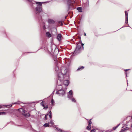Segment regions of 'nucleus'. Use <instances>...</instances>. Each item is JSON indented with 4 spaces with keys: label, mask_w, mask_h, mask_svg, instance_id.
Wrapping results in <instances>:
<instances>
[{
    "label": "nucleus",
    "mask_w": 132,
    "mask_h": 132,
    "mask_svg": "<svg viewBox=\"0 0 132 132\" xmlns=\"http://www.w3.org/2000/svg\"><path fill=\"white\" fill-rule=\"evenodd\" d=\"M67 72V69H62L61 72L59 73L57 75L58 79L57 84L58 86H61L63 84V80L64 78L65 79H68L69 76L68 75L66 74Z\"/></svg>",
    "instance_id": "1"
},
{
    "label": "nucleus",
    "mask_w": 132,
    "mask_h": 132,
    "mask_svg": "<svg viewBox=\"0 0 132 132\" xmlns=\"http://www.w3.org/2000/svg\"><path fill=\"white\" fill-rule=\"evenodd\" d=\"M35 3L37 4V6L35 8L36 11L38 14L42 12H43L42 3L40 2H35Z\"/></svg>",
    "instance_id": "2"
},
{
    "label": "nucleus",
    "mask_w": 132,
    "mask_h": 132,
    "mask_svg": "<svg viewBox=\"0 0 132 132\" xmlns=\"http://www.w3.org/2000/svg\"><path fill=\"white\" fill-rule=\"evenodd\" d=\"M84 45V44L80 42L77 45L76 49L74 52V54H77L79 53L81 50L82 46Z\"/></svg>",
    "instance_id": "3"
},
{
    "label": "nucleus",
    "mask_w": 132,
    "mask_h": 132,
    "mask_svg": "<svg viewBox=\"0 0 132 132\" xmlns=\"http://www.w3.org/2000/svg\"><path fill=\"white\" fill-rule=\"evenodd\" d=\"M56 90H57L56 93V94H58L60 96H63L65 93V91L64 89H63V86H62V89H60L58 90L57 86L56 87Z\"/></svg>",
    "instance_id": "4"
},
{
    "label": "nucleus",
    "mask_w": 132,
    "mask_h": 132,
    "mask_svg": "<svg viewBox=\"0 0 132 132\" xmlns=\"http://www.w3.org/2000/svg\"><path fill=\"white\" fill-rule=\"evenodd\" d=\"M26 1L29 4L30 6L32 9H34L35 6L34 5L35 4V2L34 1L31 0H26Z\"/></svg>",
    "instance_id": "5"
},
{
    "label": "nucleus",
    "mask_w": 132,
    "mask_h": 132,
    "mask_svg": "<svg viewBox=\"0 0 132 132\" xmlns=\"http://www.w3.org/2000/svg\"><path fill=\"white\" fill-rule=\"evenodd\" d=\"M68 79H67V80H64L63 81V84L66 87L68 86L69 83V81L68 80Z\"/></svg>",
    "instance_id": "6"
},
{
    "label": "nucleus",
    "mask_w": 132,
    "mask_h": 132,
    "mask_svg": "<svg viewBox=\"0 0 132 132\" xmlns=\"http://www.w3.org/2000/svg\"><path fill=\"white\" fill-rule=\"evenodd\" d=\"M48 22L50 24H53L55 22V21L52 19H49L48 20Z\"/></svg>",
    "instance_id": "7"
},
{
    "label": "nucleus",
    "mask_w": 132,
    "mask_h": 132,
    "mask_svg": "<svg viewBox=\"0 0 132 132\" xmlns=\"http://www.w3.org/2000/svg\"><path fill=\"white\" fill-rule=\"evenodd\" d=\"M55 70L56 71H57L59 70V67L57 66V61H56L55 62Z\"/></svg>",
    "instance_id": "8"
},
{
    "label": "nucleus",
    "mask_w": 132,
    "mask_h": 132,
    "mask_svg": "<svg viewBox=\"0 0 132 132\" xmlns=\"http://www.w3.org/2000/svg\"><path fill=\"white\" fill-rule=\"evenodd\" d=\"M62 36L61 34H59L57 35V38L59 41H60L61 40Z\"/></svg>",
    "instance_id": "9"
},
{
    "label": "nucleus",
    "mask_w": 132,
    "mask_h": 132,
    "mask_svg": "<svg viewBox=\"0 0 132 132\" xmlns=\"http://www.w3.org/2000/svg\"><path fill=\"white\" fill-rule=\"evenodd\" d=\"M125 17L126 18V20L127 21V23H128V13L127 11H125Z\"/></svg>",
    "instance_id": "10"
},
{
    "label": "nucleus",
    "mask_w": 132,
    "mask_h": 132,
    "mask_svg": "<svg viewBox=\"0 0 132 132\" xmlns=\"http://www.w3.org/2000/svg\"><path fill=\"white\" fill-rule=\"evenodd\" d=\"M84 67L82 66H79L77 69V71H80L83 69Z\"/></svg>",
    "instance_id": "11"
},
{
    "label": "nucleus",
    "mask_w": 132,
    "mask_h": 132,
    "mask_svg": "<svg viewBox=\"0 0 132 132\" xmlns=\"http://www.w3.org/2000/svg\"><path fill=\"white\" fill-rule=\"evenodd\" d=\"M21 103L25 104H27V103H22V102H21L20 101H18L17 102H16L15 103H13L12 104H20Z\"/></svg>",
    "instance_id": "12"
},
{
    "label": "nucleus",
    "mask_w": 132,
    "mask_h": 132,
    "mask_svg": "<svg viewBox=\"0 0 132 132\" xmlns=\"http://www.w3.org/2000/svg\"><path fill=\"white\" fill-rule=\"evenodd\" d=\"M46 36L48 38H50L51 37V35L49 32H47L46 33Z\"/></svg>",
    "instance_id": "13"
},
{
    "label": "nucleus",
    "mask_w": 132,
    "mask_h": 132,
    "mask_svg": "<svg viewBox=\"0 0 132 132\" xmlns=\"http://www.w3.org/2000/svg\"><path fill=\"white\" fill-rule=\"evenodd\" d=\"M77 10H78L79 12H82V8L81 7H78L77 8Z\"/></svg>",
    "instance_id": "14"
},
{
    "label": "nucleus",
    "mask_w": 132,
    "mask_h": 132,
    "mask_svg": "<svg viewBox=\"0 0 132 132\" xmlns=\"http://www.w3.org/2000/svg\"><path fill=\"white\" fill-rule=\"evenodd\" d=\"M43 126L45 127H48L49 126H51L50 125H49V123H45L44 125Z\"/></svg>",
    "instance_id": "15"
},
{
    "label": "nucleus",
    "mask_w": 132,
    "mask_h": 132,
    "mask_svg": "<svg viewBox=\"0 0 132 132\" xmlns=\"http://www.w3.org/2000/svg\"><path fill=\"white\" fill-rule=\"evenodd\" d=\"M68 97L69 99H70L73 98V95H68Z\"/></svg>",
    "instance_id": "16"
},
{
    "label": "nucleus",
    "mask_w": 132,
    "mask_h": 132,
    "mask_svg": "<svg viewBox=\"0 0 132 132\" xmlns=\"http://www.w3.org/2000/svg\"><path fill=\"white\" fill-rule=\"evenodd\" d=\"M24 116L26 117H28L30 116V114L29 113H25Z\"/></svg>",
    "instance_id": "17"
},
{
    "label": "nucleus",
    "mask_w": 132,
    "mask_h": 132,
    "mask_svg": "<svg viewBox=\"0 0 132 132\" xmlns=\"http://www.w3.org/2000/svg\"><path fill=\"white\" fill-rule=\"evenodd\" d=\"M51 104L52 105H54L55 104V102L54 100L53 99H52L51 100Z\"/></svg>",
    "instance_id": "18"
},
{
    "label": "nucleus",
    "mask_w": 132,
    "mask_h": 132,
    "mask_svg": "<svg viewBox=\"0 0 132 132\" xmlns=\"http://www.w3.org/2000/svg\"><path fill=\"white\" fill-rule=\"evenodd\" d=\"M20 109L21 110H22V111H21L22 112L21 113H22V114L23 115H24L25 113V111L22 109Z\"/></svg>",
    "instance_id": "19"
},
{
    "label": "nucleus",
    "mask_w": 132,
    "mask_h": 132,
    "mask_svg": "<svg viewBox=\"0 0 132 132\" xmlns=\"http://www.w3.org/2000/svg\"><path fill=\"white\" fill-rule=\"evenodd\" d=\"M120 125V124H119L116 127H113V130H115L117 129V128Z\"/></svg>",
    "instance_id": "20"
},
{
    "label": "nucleus",
    "mask_w": 132,
    "mask_h": 132,
    "mask_svg": "<svg viewBox=\"0 0 132 132\" xmlns=\"http://www.w3.org/2000/svg\"><path fill=\"white\" fill-rule=\"evenodd\" d=\"M6 114V113L5 112H0V115H5Z\"/></svg>",
    "instance_id": "21"
},
{
    "label": "nucleus",
    "mask_w": 132,
    "mask_h": 132,
    "mask_svg": "<svg viewBox=\"0 0 132 132\" xmlns=\"http://www.w3.org/2000/svg\"><path fill=\"white\" fill-rule=\"evenodd\" d=\"M91 128V125H88V126L87 127V129L88 130H90Z\"/></svg>",
    "instance_id": "22"
},
{
    "label": "nucleus",
    "mask_w": 132,
    "mask_h": 132,
    "mask_svg": "<svg viewBox=\"0 0 132 132\" xmlns=\"http://www.w3.org/2000/svg\"><path fill=\"white\" fill-rule=\"evenodd\" d=\"M70 100H71L72 102H76V101L75 99L73 97Z\"/></svg>",
    "instance_id": "23"
},
{
    "label": "nucleus",
    "mask_w": 132,
    "mask_h": 132,
    "mask_svg": "<svg viewBox=\"0 0 132 132\" xmlns=\"http://www.w3.org/2000/svg\"><path fill=\"white\" fill-rule=\"evenodd\" d=\"M73 92L72 90H70L69 92V95H73Z\"/></svg>",
    "instance_id": "24"
},
{
    "label": "nucleus",
    "mask_w": 132,
    "mask_h": 132,
    "mask_svg": "<svg viewBox=\"0 0 132 132\" xmlns=\"http://www.w3.org/2000/svg\"><path fill=\"white\" fill-rule=\"evenodd\" d=\"M12 105L10 104V105H5V106L6 108L10 107H11L12 106Z\"/></svg>",
    "instance_id": "25"
},
{
    "label": "nucleus",
    "mask_w": 132,
    "mask_h": 132,
    "mask_svg": "<svg viewBox=\"0 0 132 132\" xmlns=\"http://www.w3.org/2000/svg\"><path fill=\"white\" fill-rule=\"evenodd\" d=\"M57 130L59 131H61V132H62V130H61V129L59 128H56Z\"/></svg>",
    "instance_id": "26"
},
{
    "label": "nucleus",
    "mask_w": 132,
    "mask_h": 132,
    "mask_svg": "<svg viewBox=\"0 0 132 132\" xmlns=\"http://www.w3.org/2000/svg\"><path fill=\"white\" fill-rule=\"evenodd\" d=\"M31 127V130L33 131H34V132H37V131L36 130L34 129Z\"/></svg>",
    "instance_id": "27"
},
{
    "label": "nucleus",
    "mask_w": 132,
    "mask_h": 132,
    "mask_svg": "<svg viewBox=\"0 0 132 132\" xmlns=\"http://www.w3.org/2000/svg\"><path fill=\"white\" fill-rule=\"evenodd\" d=\"M50 124H51V125L54 124L53 122V121L51 120L50 121V122H49Z\"/></svg>",
    "instance_id": "28"
},
{
    "label": "nucleus",
    "mask_w": 132,
    "mask_h": 132,
    "mask_svg": "<svg viewBox=\"0 0 132 132\" xmlns=\"http://www.w3.org/2000/svg\"><path fill=\"white\" fill-rule=\"evenodd\" d=\"M67 2L68 4H71V3L72 1L71 0H68Z\"/></svg>",
    "instance_id": "29"
},
{
    "label": "nucleus",
    "mask_w": 132,
    "mask_h": 132,
    "mask_svg": "<svg viewBox=\"0 0 132 132\" xmlns=\"http://www.w3.org/2000/svg\"><path fill=\"white\" fill-rule=\"evenodd\" d=\"M70 4H68V9L69 10L71 6Z\"/></svg>",
    "instance_id": "30"
},
{
    "label": "nucleus",
    "mask_w": 132,
    "mask_h": 132,
    "mask_svg": "<svg viewBox=\"0 0 132 132\" xmlns=\"http://www.w3.org/2000/svg\"><path fill=\"white\" fill-rule=\"evenodd\" d=\"M91 119H90V120L89 121L88 125H91V124L92 123V122L91 120Z\"/></svg>",
    "instance_id": "31"
},
{
    "label": "nucleus",
    "mask_w": 132,
    "mask_h": 132,
    "mask_svg": "<svg viewBox=\"0 0 132 132\" xmlns=\"http://www.w3.org/2000/svg\"><path fill=\"white\" fill-rule=\"evenodd\" d=\"M44 109H47L48 108V106L47 105L46 106H44Z\"/></svg>",
    "instance_id": "32"
},
{
    "label": "nucleus",
    "mask_w": 132,
    "mask_h": 132,
    "mask_svg": "<svg viewBox=\"0 0 132 132\" xmlns=\"http://www.w3.org/2000/svg\"><path fill=\"white\" fill-rule=\"evenodd\" d=\"M41 105L43 106L44 107V103L43 102H41L40 103Z\"/></svg>",
    "instance_id": "33"
},
{
    "label": "nucleus",
    "mask_w": 132,
    "mask_h": 132,
    "mask_svg": "<svg viewBox=\"0 0 132 132\" xmlns=\"http://www.w3.org/2000/svg\"><path fill=\"white\" fill-rule=\"evenodd\" d=\"M95 129H92L91 130L90 132H95Z\"/></svg>",
    "instance_id": "34"
},
{
    "label": "nucleus",
    "mask_w": 132,
    "mask_h": 132,
    "mask_svg": "<svg viewBox=\"0 0 132 132\" xmlns=\"http://www.w3.org/2000/svg\"><path fill=\"white\" fill-rule=\"evenodd\" d=\"M48 115L49 116L50 118L51 119L52 118V114H48Z\"/></svg>",
    "instance_id": "35"
},
{
    "label": "nucleus",
    "mask_w": 132,
    "mask_h": 132,
    "mask_svg": "<svg viewBox=\"0 0 132 132\" xmlns=\"http://www.w3.org/2000/svg\"><path fill=\"white\" fill-rule=\"evenodd\" d=\"M128 129L129 128H128L126 127L125 128H123V129H122V130L124 129V130H126Z\"/></svg>",
    "instance_id": "36"
},
{
    "label": "nucleus",
    "mask_w": 132,
    "mask_h": 132,
    "mask_svg": "<svg viewBox=\"0 0 132 132\" xmlns=\"http://www.w3.org/2000/svg\"><path fill=\"white\" fill-rule=\"evenodd\" d=\"M48 115V114H46L45 115V119H46L47 118H46V117H47V116Z\"/></svg>",
    "instance_id": "37"
},
{
    "label": "nucleus",
    "mask_w": 132,
    "mask_h": 132,
    "mask_svg": "<svg viewBox=\"0 0 132 132\" xmlns=\"http://www.w3.org/2000/svg\"><path fill=\"white\" fill-rule=\"evenodd\" d=\"M48 114H52V112L51 111H50Z\"/></svg>",
    "instance_id": "38"
},
{
    "label": "nucleus",
    "mask_w": 132,
    "mask_h": 132,
    "mask_svg": "<svg viewBox=\"0 0 132 132\" xmlns=\"http://www.w3.org/2000/svg\"><path fill=\"white\" fill-rule=\"evenodd\" d=\"M125 24L127 23V21L126 20V19H125Z\"/></svg>",
    "instance_id": "39"
},
{
    "label": "nucleus",
    "mask_w": 132,
    "mask_h": 132,
    "mask_svg": "<svg viewBox=\"0 0 132 132\" xmlns=\"http://www.w3.org/2000/svg\"><path fill=\"white\" fill-rule=\"evenodd\" d=\"M43 28L44 29H46V27L45 26H43Z\"/></svg>",
    "instance_id": "40"
},
{
    "label": "nucleus",
    "mask_w": 132,
    "mask_h": 132,
    "mask_svg": "<svg viewBox=\"0 0 132 132\" xmlns=\"http://www.w3.org/2000/svg\"><path fill=\"white\" fill-rule=\"evenodd\" d=\"M129 70V69H126V70H125V71H128V70Z\"/></svg>",
    "instance_id": "41"
},
{
    "label": "nucleus",
    "mask_w": 132,
    "mask_h": 132,
    "mask_svg": "<svg viewBox=\"0 0 132 132\" xmlns=\"http://www.w3.org/2000/svg\"><path fill=\"white\" fill-rule=\"evenodd\" d=\"M61 21H59V23H61Z\"/></svg>",
    "instance_id": "42"
},
{
    "label": "nucleus",
    "mask_w": 132,
    "mask_h": 132,
    "mask_svg": "<svg viewBox=\"0 0 132 132\" xmlns=\"http://www.w3.org/2000/svg\"><path fill=\"white\" fill-rule=\"evenodd\" d=\"M84 36H86V34L85 33H84Z\"/></svg>",
    "instance_id": "43"
},
{
    "label": "nucleus",
    "mask_w": 132,
    "mask_h": 132,
    "mask_svg": "<svg viewBox=\"0 0 132 132\" xmlns=\"http://www.w3.org/2000/svg\"><path fill=\"white\" fill-rule=\"evenodd\" d=\"M61 26H62V25H63V24L62 23H61Z\"/></svg>",
    "instance_id": "44"
},
{
    "label": "nucleus",
    "mask_w": 132,
    "mask_h": 132,
    "mask_svg": "<svg viewBox=\"0 0 132 132\" xmlns=\"http://www.w3.org/2000/svg\"><path fill=\"white\" fill-rule=\"evenodd\" d=\"M126 77H127V73H126Z\"/></svg>",
    "instance_id": "45"
},
{
    "label": "nucleus",
    "mask_w": 132,
    "mask_h": 132,
    "mask_svg": "<svg viewBox=\"0 0 132 132\" xmlns=\"http://www.w3.org/2000/svg\"><path fill=\"white\" fill-rule=\"evenodd\" d=\"M124 27V26H123V27H122L121 28H120V29H121V28H123V27Z\"/></svg>",
    "instance_id": "46"
},
{
    "label": "nucleus",
    "mask_w": 132,
    "mask_h": 132,
    "mask_svg": "<svg viewBox=\"0 0 132 132\" xmlns=\"http://www.w3.org/2000/svg\"><path fill=\"white\" fill-rule=\"evenodd\" d=\"M2 108V107L0 105V108Z\"/></svg>",
    "instance_id": "47"
},
{
    "label": "nucleus",
    "mask_w": 132,
    "mask_h": 132,
    "mask_svg": "<svg viewBox=\"0 0 132 132\" xmlns=\"http://www.w3.org/2000/svg\"><path fill=\"white\" fill-rule=\"evenodd\" d=\"M73 3H75V1H73Z\"/></svg>",
    "instance_id": "48"
},
{
    "label": "nucleus",
    "mask_w": 132,
    "mask_h": 132,
    "mask_svg": "<svg viewBox=\"0 0 132 132\" xmlns=\"http://www.w3.org/2000/svg\"><path fill=\"white\" fill-rule=\"evenodd\" d=\"M131 126L132 127V124L131 125Z\"/></svg>",
    "instance_id": "49"
},
{
    "label": "nucleus",
    "mask_w": 132,
    "mask_h": 132,
    "mask_svg": "<svg viewBox=\"0 0 132 132\" xmlns=\"http://www.w3.org/2000/svg\"><path fill=\"white\" fill-rule=\"evenodd\" d=\"M131 118L132 119V116H131Z\"/></svg>",
    "instance_id": "50"
},
{
    "label": "nucleus",
    "mask_w": 132,
    "mask_h": 132,
    "mask_svg": "<svg viewBox=\"0 0 132 132\" xmlns=\"http://www.w3.org/2000/svg\"><path fill=\"white\" fill-rule=\"evenodd\" d=\"M98 132H101L100 131H98Z\"/></svg>",
    "instance_id": "51"
},
{
    "label": "nucleus",
    "mask_w": 132,
    "mask_h": 132,
    "mask_svg": "<svg viewBox=\"0 0 132 132\" xmlns=\"http://www.w3.org/2000/svg\"><path fill=\"white\" fill-rule=\"evenodd\" d=\"M56 50H58L57 49Z\"/></svg>",
    "instance_id": "52"
},
{
    "label": "nucleus",
    "mask_w": 132,
    "mask_h": 132,
    "mask_svg": "<svg viewBox=\"0 0 132 132\" xmlns=\"http://www.w3.org/2000/svg\"><path fill=\"white\" fill-rule=\"evenodd\" d=\"M124 132H126V131H124Z\"/></svg>",
    "instance_id": "53"
}]
</instances>
